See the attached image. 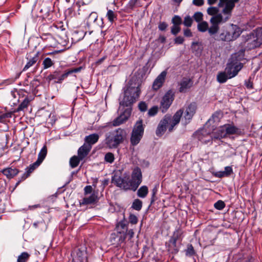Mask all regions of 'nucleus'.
I'll return each instance as SVG.
<instances>
[{"label": "nucleus", "mask_w": 262, "mask_h": 262, "mask_svg": "<svg viewBox=\"0 0 262 262\" xmlns=\"http://www.w3.org/2000/svg\"><path fill=\"white\" fill-rule=\"evenodd\" d=\"M130 115V111L126 110L119 117L113 121L114 126H119L126 122Z\"/></svg>", "instance_id": "a211bd4d"}, {"label": "nucleus", "mask_w": 262, "mask_h": 262, "mask_svg": "<svg viewBox=\"0 0 262 262\" xmlns=\"http://www.w3.org/2000/svg\"><path fill=\"white\" fill-rule=\"evenodd\" d=\"M40 164L36 161L33 164L30 165V166L26 168V172L23 174L22 176L21 180L16 183V185H18V184L22 181L25 180L26 179H27L28 177H29L30 175V174L37 168L38 167Z\"/></svg>", "instance_id": "4be33fe9"}, {"label": "nucleus", "mask_w": 262, "mask_h": 262, "mask_svg": "<svg viewBox=\"0 0 262 262\" xmlns=\"http://www.w3.org/2000/svg\"><path fill=\"white\" fill-rule=\"evenodd\" d=\"M106 16L111 23H113L117 19V13L111 10H107Z\"/></svg>", "instance_id": "72a5a7b5"}, {"label": "nucleus", "mask_w": 262, "mask_h": 262, "mask_svg": "<svg viewBox=\"0 0 262 262\" xmlns=\"http://www.w3.org/2000/svg\"><path fill=\"white\" fill-rule=\"evenodd\" d=\"M184 34L186 37H191L192 36V32L189 29H186L184 30Z\"/></svg>", "instance_id": "338daca9"}, {"label": "nucleus", "mask_w": 262, "mask_h": 262, "mask_svg": "<svg viewBox=\"0 0 262 262\" xmlns=\"http://www.w3.org/2000/svg\"><path fill=\"white\" fill-rule=\"evenodd\" d=\"M11 114L9 113H3L0 112V123H4L6 122V119L11 117Z\"/></svg>", "instance_id": "864d4df0"}, {"label": "nucleus", "mask_w": 262, "mask_h": 262, "mask_svg": "<svg viewBox=\"0 0 262 262\" xmlns=\"http://www.w3.org/2000/svg\"><path fill=\"white\" fill-rule=\"evenodd\" d=\"M216 78L219 83H223L226 82L229 77L227 73L225 71L219 73Z\"/></svg>", "instance_id": "473e14b6"}, {"label": "nucleus", "mask_w": 262, "mask_h": 262, "mask_svg": "<svg viewBox=\"0 0 262 262\" xmlns=\"http://www.w3.org/2000/svg\"><path fill=\"white\" fill-rule=\"evenodd\" d=\"M249 49L259 47L262 44V28H257L251 33L246 40Z\"/></svg>", "instance_id": "0eeeda50"}, {"label": "nucleus", "mask_w": 262, "mask_h": 262, "mask_svg": "<svg viewBox=\"0 0 262 262\" xmlns=\"http://www.w3.org/2000/svg\"><path fill=\"white\" fill-rule=\"evenodd\" d=\"M208 24L207 21H202L198 25V29L201 32H204L208 30Z\"/></svg>", "instance_id": "58836bf2"}, {"label": "nucleus", "mask_w": 262, "mask_h": 262, "mask_svg": "<svg viewBox=\"0 0 262 262\" xmlns=\"http://www.w3.org/2000/svg\"><path fill=\"white\" fill-rule=\"evenodd\" d=\"M175 93L172 90H169L163 96L160 101L159 109L163 113L167 112L174 99Z\"/></svg>", "instance_id": "1a4fd4ad"}, {"label": "nucleus", "mask_w": 262, "mask_h": 262, "mask_svg": "<svg viewBox=\"0 0 262 262\" xmlns=\"http://www.w3.org/2000/svg\"><path fill=\"white\" fill-rule=\"evenodd\" d=\"M181 31L180 26L173 25L171 28V33L174 35H176Z\"/></svg>", "instance_id": "6e6d98bb"}, {"label": "nucleus", "mask_w": 262, "mask_h": 262, "mask_svg": "<svg viewBox=\"0 0 262 262\" xmlns=\"http://www.w3.org/2000/svg\"><path fill=\"white\" fill-rule=\"evenodd\" d=\"M148 193V189L146 186H141L137 191V195L141 198H145Z\"/></svg>", "instance_id": "2f4dec72"}, {"label": "nucleus", "mask_w": 262, "mask_h": 262, "mask_svg": "<svg viewBox=\"0 0 262 262\" xmlns=\"http://www.w3.org/2000/svg\"><path fill=\"white\" fill-rule=\"evenodd\" d=\"M39 59V52L36 53L34 56L31 57L23 69V71H26L29 68L34 66Z\"/></svg>", "instance_id": "cd10ccee"}, {"label": "nucleus", "mask_w": 262, "mask_h": 262, "mask_svg": "<svg viewBox=\"0 0 262 262\" xmlns=\"http://www.w3.org/2000/svg\"><path fill=\"white\" fill-rule=\"evenodd\" d=\"M40 164L36 161L33 164L30 165V166L26 168V172L23 174L22 176L21 180L16 183V185H18V184L22 181L25 180L26 179H27L28 177H29L30 175V174L37 168L38 167Z\"/></svg>", "instance_id": "aec40b11"}, {"label": "nucleus", "mask_w": 262, "mask_h": 262, "mask_svg": "<svg viewBox=\"0 0 262 262\" xmlns=\"http://www.w3.org/2000/svg\"><path fill=\"white\" fill-rule=\"evenodd\" d=\"M8 179H11L16 176L19 172V170L17 168H12L9 167L4 169L1 171Z\"/></svg>", "instance_id": "393cba45"}, {"label": "nucleus", "mask_w": 262, "mask_h": 262, "mask_svg": "<svg viewBox=\"0 0 262 262\" xmlns=\"http://www.w3.org/2000/svg\"><path fill=\"white\" fill-rule=\"evenodd\" d=\"M81 69L82 67H80L63 71L62 68L60 67L57 68L54 72L50 74L48 76V79L50 81L55 80V83H61L69 75L74 73L80 72Z\"/></svg>", "instance_id": "39448f33"}, {"label": "nucleus", "mask_w": 262, "mask_h": 262, "mask_svg": "<svg viewBox=\"0 0 262 262\" xmlns=\"http://www.w3.org/2000/svg\"><path fill=\"white\" fill-rule=\"evenodd\" d=\"M117 237H118L117 247H121V244L124 243L125 241V239L126 238V233H121L120 232L119 235H118Z\"/></svg>", "instance_id": "c03bdc74"}, {"label": "nucleus", "mask_w": 262, "mask_h": 262, "mask_svg": "<svg viewBox=\"0 0 262 262\" xmlns=\"http://www.w3.org/2000/svg\"><path fill=\"white\" fill-rule=\"evenodd\" d=\"M192 18L190 16H186L184 17V21L183 24L184 26L187 27H190L191 26L192 24Z\"/></svg>", "instance_id": "8fccbe9b"}, {"label": "nucleus", "mask_w": 262, "mask_h": 262, "mask_svg": "<svg viewBox=\"0 0 262 262\" xmlns=\"http://www.w3.org/2000/svg\"><path fill=\"white\" fill-rule=\"evenodd\" d=\"M40 164L36 161L33 164L30 165V166L26 168V172L23 174L22 176L21 180L16 183V185H18V184L22 181L25 180L26 179H27L28 177H29L30 175V174L37 168L38 167Z\"/></svg>", "instance_id": "412c9836"}, {"label": "nucleus", "mask_w": 262, "mask_h": 262, "mask_svg": "<svg viewBox=\"0 0 262 262\" xmlns=\"http://www.w3.org/2000/svg\"><path fill=\"white\" fill-rule=\"evenodd\" d=\"M33 227L39 230H45L47 228L45 222L43 220L35 222L33 224Z\"/></svg>", "instance_id": "e433bc0d"}, {"label": "nucleus", "mask_w": 262, "mask_h": 262, "mask_svg": "<svg viewBox=\"0 0 262 262\" xmlns=\"http://www.w3.org/2000/svg\"><path fill=\"white\" fill-rule=\"evenodd\" d=\"M144 130L143 121L140 120L137 121L133 129L130 139V144L133 146H136L140 142L143 136Z\"/></svg>", "instance_id": "6e6552de"}, {"label": "nucleus", "mask_w": 262, "mask_h": 262, "mask_svg": "<svg viewBox=\"0 0 262 262\" xmlns=\"http://www.w3.org/2000/svg\"><path fill=\"white\" fill-rule=\"evenodd\" d=\"M159 108L158 106H154L151 107L148 111V115L149 117L155 116L158 112Z\"/></svg>", "instance_id": "603ef678"}, {"label": "nucleus", "mask_w": 262, "mask_h": 262, "mask_svg": "<svg viewBox=\"0 0 262 262\" xmlns=\"http://www.w3.org/2000/svg\"><path fill=\"white\" fill-rule=\"evenodd\" d=\"M219 11V8L215 7H210L208 8L207 10L208 14L212 16L218 14Z\"/></svg>", "instance_id": "de8ad7c7"}, {"label": "nucleus", "mask_w": 262, "mask_h": 262, "mask_svg": "<svg viewBox=\"0 0 262 262\" xmlns=\"http://www.w3.org/2000/svg\"><path fill=\"white\" fill-rule=\"evenodd\" d=\"M241 33V29L237 26L232 24L227 30L220 34L219 39L225 41H232L236 39Z\"/></svg>", "instance_id": "423d86ee"}, {"label": "nucleus", "mask_w": 262, "mask_h": 262, "mask_svg": "<svg viewBox=\"0 0 262 262\" xmlns=\"http://www.w3.org/2000/svg\"><path fill=\"white\" fill-rule=\"evenodd\" d=\"M245 85L248 89H253V83L250 79L245 81Z\"/></svg>", "instance_id": "774afa93"}, {"label": "nucleus", "mask_w": 262, "mask_h": 262, "mask_svg": "<svg viewBox=\"0 0 262 262\" xmlns=\"http://www.w3.org/2000/svg\"><path fill=\"white\" fill-rule=\"evenodd\" d=\"M173 25L180 26L182 23V20L180 16L174 15L172 19Z\"/></svg>", "instance_id": "3c124183"}, {"label": "nucleus", "mask_w": 262, "mask_h": 262, "mask_svg": "<svg viewBox=\"0 0 262 262\" xmlns=\"http://www.w3.org/2000/svg\"><path fill=\"white\" fill-rule=\"evenodd\" d=\"M132 207L137 211H140L142 207V202L139 199H135L133 204Z\"/></svg>", "instance_id": "ea45409f"}, {"label": "nucleus", "mask_w": 262, "mask_h": 262, "mask_svg": "<svg viewBox=\"0 0 262 262\" xmlns=\"http://www.w3.org/2000/svg\"><path fill=\"white\" fill-rule=\"evenodd\" d=\"M41 38L43 40L52 38V35L50 33H43L40 35Z\"/></svg>", "instance_id": "680f3d73"}, {"label": "nucleus", "mask_w": 262, "mask_h": 262, "mask_svg": "<svg viewBox=\"0 0 262 262\" xmlns=\"http://www.w3.org/2000/svg\"><path fill=\"white\" fill-rule=\"evenodd\" d=\"M30 254L26 252H23L18 256L17 262H27L30 257Z\"/></svg>", "instance_id": "a19ab883"}, {"label": "nucleus", "mask_w": 262, "mask_h": 262, "mask_svg": "<svg viewBox=\"0 0 262 262\" xmlns=\"http://www.w3.org/2000/svg\"><path fill=\"white\" fill-rule=\"evenodd\" d=\"M225 9L226 6L222 10V13L225 15V17H223V15L220 13L212 16L210 20L211 25H214L219 26L220 24L222 23H225L230 18L233 9L225 12L224 10Z\"/></svg>", "instance_id": "9b49d317"}, {"label": "nucleus", "mask_w": 262, "mask_h": 262, "mask_svg": "<svg viewBox=\"0 0 262 262\" xmlns=\"http://www.w3.org/2000/svg\"><path fill=\"white\" fill-rule=\"evenodd\" d=\"M129 84L130 85L124 91L123 98L120 102L121 105L131 106L139 97L141 93L140 88L141 84L138 83L137 86H132V83Z\"/></svg>", "instance_id": "20e7f679"}, {"label": "nucleus", "mask_w": 262, "mask_h": 262, "mask_svg": "<svg viewBox=\"0 0 262 262\" xmlns=\"http://www.w3.org/2000/svg\"><path fill=\"white\" fill-rule=\"evenodd\" d=\"M84 194L86 195L88 194H90L92 192L93 188L90 185L86 186L84 188Z\"/></svg>", "instance_id": "0e129e2a"}, {"label": "nucleus", "mask_w": 262, "mask_h": 262, "mask_svg": "<svg viewBox=\"0 0 262 262\" xmlns=\"http://www.w3.org/2000/svg\"><path fill=\"white\" fill-rule=\"evenodd\" d=\"M193 81L192 79L184 77L179 83L180 85L179 91L180 93H185L193 86Z\"/></svg>", "instance_id": "4468645a"}, {"label": "nucleus", "mask_w": 262, "mask_h": 262, "mask_svg": "<svg viewBox=\"0 0 262 262\" xmlns=\"http://www.w3.org/2000/svg\"><path fill=\"white\" fill-rule=\"evenodd\" d=\"M184 112V110L181 108L177 111L172 117V119H171L170 125L168 127V130L169 132L172 131L174 126L179 123L181 118Z\"/></svg>", "instance_id": "dca6fc26"}, {"label": "nucleus", "mask_w": 262, "mask_h": 262, "mask_svg": "<svg viewBox=\"0 0 262 262\" xmlns=\"http://www.w3.org/2000/svg\"><path fill=\"white\" fill-rule=\"evenodd\" d=\"M80 160H82V159H80L78 156H73L70 160L71 167L73 168L76 167L79 165Z\"/></svg>", "instance_id": "c9c22d12"}, {"label": "nucleus", "mask_w": 262, "mask_h": 262, "mask_svg": "<svg viewBox=\"0 0 262 262\" xmlns=\"http://www.w3.org/2000/svg\"><path fill=\"white\" fill-rule=\"evenodd\" d=\"M244 52H239L232 55L229 62L227 64L225 71L229 79L236 76L243 67V64L240 61L243 58Z\"/></svg>", "instance_id": "7ed1b4c3"}, {"label": "nucleus", "mask_w": 262, "mask_h": 262, "mask_svg": "<svg viewBox=\"0 0 262 262\" xmlns=\"http://www.w3.org/2000/svg\"><path fill=\"white\" fill-rule=\"evenodd\" d=\"M214 206L218 210H222L225 207V204L223 201L219 200L214 204Z\"/></svg>", "instance_id": "5fc2aeb1"}, {"label": "nucleus", "mask_w": 262, "mask_h": 262, "mask_svg": "<svg viewBox=\"0 0 262 262\" xmlns=\"http://www.w3.org/2000/svg\"><path fill=\"white\" fill-rule=\"evenodd\" d=\"M227 4H226V9L225 12L233 9L235 7V4L238 3L239 0H227Z\"/></svg>", "instance_id": "4c0bfd02"}, {"label": "nucleus", "mask_w": 262, "mask_h": 262, "mask_svg": "<svg viewBox=\"0 0 262 262\" xmlns=\"http://www.w3.org/2000/svg\"><path fill=\"white\" fill-rule=\"evenodd\" d=\"M91 148L92 146H90L89 145H86V143H84L78 150V156L80 159L83 160L88 155Z\"/></svg>", "instance_id": "5701e85b"}, {"label": "nucleus", "mask_w": 262, "mask_h": 262, "mask_svg": "<svg viewBox=\"0 0 262 262\" xmlns=\"http://www.w3.org/2000/svg\"><path fill=\"white\" fill-rule=\"evenodd\" d=\"M138 107L141 112H145L147 109V105L145 102L141 101L139 103Z\"/></svg>", "instance_id": "13d9d810"}, {"label": "nucleus", "mask_w": 262, "mask_h": 262, "mask_svg": "<svg viewBox=\"0 0 262 262\" xmlns=\"http://www.w3.org/2000/svg\"><path fill=\"white\" fill-rule=\"evenodd\" d=\"M170 120L171 116L169 115H166L160 121L156 131V134L158 137H161L165 133L167 126Z\"/></svg>", "instance_id": "f8f14e48"}, {"label": "nucleus", "mask_w": 262, "mask_h": 262, "mask_svg": "<svg viewBox=\"0 0 262 262\" xmlns=\"http://www.w3.org/2000/svg\"><path fill=\"white\" fill-rule=\"evenodd\" d=\"M184 41L183 37L179 36L174 39V43L176 44H182Z\"/></svg>", "instance_id": "69168bd1"}, {"label": "nucleus", "mask_w": 262, "mask_h": 262, "mask_svg": "<svg viewBox=\"0 0 262 262\" xmlns=\"http://www.w3.org/2000/svg\"><path fill=\"white\" fill-rule=\"evenodd\" d=\"M192 4H193V5H194L196 6L200 7V6H203L204 4V0H193Z\"/></svg>", "instance_id": "e2e57ef3"}, {"label": "nucleus", "mask_w": 262, "mask_h": 262, "mask_svg": "<svg viewBox=\"0 0 262 262\" xmlns=\"http://www.w3.org/2000/svg\"><path fill=\"white\" fill-rule=\"evenodd\" d=\"M47 154V147L46 145H44L38 155V158L37 160V163H39L40 164L42 162L43 160L45 159Z\"/></svg>", "instance_id": "c756f323"}, {"label": "nucleus", "mask_w": 262, "mask_h": 262, "mask_svg": "<svg viewBox=\"0 0 262 262\" xmlns=\"http://www.w3.org/2000/svg\"><path fill=\"white\" fill-rule=\"evenodd\" d=\"M193 137L204 144H212L213 140L212 134L205 128L196 131L193 134Z\"/></svg>", "instance_id": "9d476101"}, {"label": "nucleus", "mask_w": 262, "mask_h": 262, "mask_svg": "<svg viewBox=\"0 0 262 262\" xmlns=\"http://www.w3.org/2000/svg\"><path fill=\"white\" fill-rule=\"evenodd\" d=\"M126 135L125 129L118 128L105 135V144L109 148H116L123 142Z\"/></svg>", "instance_id": "f03ea898"}, {"label": "nucleus", "mask_w": 262, "mask_h": 262, "mask_svg": "<svg viewBox=\"0 0 262 262\" xmlns=\"http://www.w3.org/2000/svg\"><path fill=\"white\" fill-rule=\"evenodd\" d=\"M224 125L219 128L216 132L212 133L211 134L214 140H221L227 137L225 132Z\"/></svg>", "instance_id": "a878e982"}, {"label": "nucleus", "mask_w": 262, "mask_h": 262, "mask_svg": "<svg viewBox=\"0 0 262 262\" xmlns=\"http://www.w3.org/2000/svg\"><path fill=\"white\" fill-rule=\"evenodd\" d=\"M224 172L226 175V177H229L233 173L232 168L231 166H226L225 167V170Z\"/></svg>", "instance_id": "052dcab7"}, {"label": "nucleus", "mask_w": 262, "mask_h": 262, "mask_svg": "<svg viewBox=\"0 0 262 262\" xmlns=\"http://www.w3.org/2000/svg\"><path fill=\"white\" fill-rule=\"evenodd\" d=\"M115 160L114 155L111 152H107L104 156V161L106 163L112 164Z\"/></svg>", "instance_id": "79ce46f5"}, {"label": "nucleus", "mask_w": 262, "mask_h": 262, "mask_svg": "<svg viewBox=\"0 0 262 262\" xmlns=\"http://www.w3.org/2000/svg\"><path fill=\"white\" fill-rule=\"evenodd\" d=\"M182 234L183 232L180 229L176 230L173 232V235L171 238V241L174 246L176 247L177 241L181 237Z\"/></svg>", "instance_id": "c85d7f7f"}, {"label": "nucleus", "mask_w": 262, "mask_h": 262, "mask_svg": "<svg viewBox=\"0 0 262 262\" xmlns=\"http://www.w3.org/2000/svg\"><path fill=\"white\" fill-rule=\"evenodd\" d=\"M166 74L167 73L166 71H163L155 80L152 84V89L155 91L158 90L162 86L165 82Z\"/></svg>", "instance_id": "6ab92c4d"}, {"label": "nucleus", "mask_w": 262, "mask_h": 262, "mask_svg": "<svg viewBox=\"0 0 262 262\" xmlns=\"http://www.w3.org/2000/svg\"><path fill=\"white\" fill-rule=\"evenodd\" d=\"M117 171L112 178V183L116 186L125 190L136 191L142 181V174L140 168L136 167L133 170L131 178L128 172L124 173Z\"/></svg>", "instance_id": "f257e3e1"}, {"label": "nucleus", "mask_w": 262, "mask_h": 262, "mask_svg": "<svg viewBox=\"0 0 262 262\" xmlns=\"http://www.w3.org/2000/svg\"><path fill=\"white\" fill-rule=\"evenodd\" d=\"M139 0H130L127 5H126V10L128 13L134 9L137 6Z\"/></svg>", "instance_id": "f704fd0d"}, {"label": "nucleus", "mask_w": 262, "mask_h": 262, "mask_svg": "<svg viewBox=\"0 0 262 262\" xmlns=\"http://www.w3.org/2000/svg\"><path fill=\"white\" fill-rule=\"evenodd\" d=\"M99 136L97 134H92L87 136L84 138V143L92 146V145L97 143L99 140Z\"/></svg>", "instance_id": "bb28decb"}, {"label": "nucleus", "mask_w": 262, "mask_h": 262, "mask_svg": "<svg viewBox=\"0 0 262 262\" xmlns=\"http://www.w3.org/2000/svg\"><path fill=\"white\" fill-rule=\"evenodd\" d=\"M193 18L194 20L198 23H200L202 21L203 18V14L201 12H196L193 15Z\"/></svg>", "instance_id": "09e8293b"}, {"label": "nucleus", "mask_w": 262, "mask_h": 262, "mask_svg": "<svg viewBox=\"0 0 262 262\" xmlns=\"http://www.w3.org/2000/svg\"><path fill=\"white\" fill-rule=\"evenodd\" d=\"M186 255L188 256H192L195 254L194 248L191 244L187 245V249L185 250Z\"/></svg>", "instance_id": "49530a36"}, {"label": "nucleus", "mask_w": 262, "mask_h": 262, "mask_svg": "<svg viewBox=\"0 0 262 262\" xmlns=\"http://www.w3.org/2000/svg\"><path fill=\"white\" fill-rule=\"evenodd\" d=\"M99 200L97 193L94 192L89 196H85L80 201V205H89L96 204Z\"/></svg>", "instance_id": "f3484780"}, {"label": "nucleus", "mask_w": 262, "mask_h": 262, "mask_svg": "<svg viewBox=\"0 0 262 262\" xmlns=\"http://www.w3.org/2000/svg\"><path fill=\"white\" fill-rule=\"evenodd\" d=\"M168 26V25L166 22L160 21L158 25V28L160 31H163L166 30Z\"/></svg>", "instance_id": "bf43d9fd"}, {"label": "nucleus", "mask_w": 262, "mask_h": 262, "mask_svg": "<svg viewBox=\"0 0 262 262\" xmlns=\"http://www.w3.org/2000/svg\"><path fill=\"white\" fill-rule=\"evenodd\" d=\"M98 17V14L96 12H92L88 17L87 24L89 25L93 24H96L97 25H99V24L97 23Z\"/></svg>", "instance_id": "7c9ffc66"}, {"label": "nucleus", "mask_w": 262, "mask_h": 262, "mask_svg": "<svg viewBox=\"0 0 262 262\" xmlns=\"http://www.w3.org/2000/svg\"><path fill=\"white\" fill-rule=\"evenodd\" d=\"M220 29L219 26L214 25H211L210 28H208V31L210 36L213 35L217 33Z\"/></svg>", "instance_id": "a18cd8bd"}, {"label": "nucleus", "mask_w": 262, "mask_h": 262, "mask_svg": "<svg viewBox=\"0 0 262 262\" xmlns=\"http://www.w3.org/2000/svg\"><path fill=\"white\" fill-rule=\"evenodd\" d=\"M30 103V101L28 98H26L19 105L18 107L17 108V111L19 112L20 111L24 110L25 108H27Z\"/></svg>", "instance_id": "37998d69"}, {"label": "nucleus", "mask_w": 262, "mask_h": 262, "mask_svg": "<svg viewBox=\"0 0 262 262\" xmlns=\"http://www.w3.org/2000/svg\"><path fill=\"white\" fill-rule=\"evenodd\" d=\"M224 127L225 128V132L226 133V135H240L242 134V130L235 126L234 125L231 124H225L224 125Z\"/></svg>", "instance_id": "b1692460"}, {"label": "nucleus", "mask_w": 262, "mask_h": 262, "mask_svg": "<svg viewBox=\"0 0 262 262\" xmlns=\"http://www.w3.org/2000/svg\"><path fill=\"white\" fill-rule=\"evenodd\" d=\"M197 108V105L195 102L190 103L186 107L185 112L184 118L185 120H188V122L192 119L194 115L195 114Z\"/></svg>", "instance_id": "2eb2a0df"}, {"label": "nucleus", "mask_w": 262, "mask_h": 262, "mask_svg": "<svg viewBox=\"0 0 262 262\" xmlns=\"http://www.w3.org/2000/svg\"><path fill=\"white\" fill-rule=\"evenodd\" d=\"M129 222L132 224H136L138 223V219L137 217L133 214H130L129 217H128Z\"/></svg>", "instance_id": "4d7b16f0"}, {"label": "nucleus", "mask_w": 262, "mask_h": 262, "mask_svg": "<svg viewBox=\"0 0 262 262\" xmlns=\"http://www.w3.org/2000/svg\"><path fill=\"white\" fill-rule=\"evenodd\" d=\"M60 52L59 51H55L53 52H50L48 53H47L46 55L52 56L53 57V59H52L50 57H46L43 61H42V66H43V69H49L52 66H53L55 63V59L58 58L57 57V55H58L59 53Z\"/></svg>", "instance_id": "ddd939ff"}]
</instances>
